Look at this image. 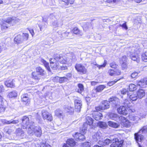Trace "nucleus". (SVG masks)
I'll return each instance as SVG.
<instances>
[{"mask_svg": "<svg viewBox=\"0 0 147 147\" xmlns=\"http://www.w3.org/2000/svg\"><path fill=\"white\" fill-rule=\"evenodd\" d=\"M128 51L129 53V57L132 60L139 63L140 61V57L139 55L135 54V52L137 51V49L134 47H130L129 48Z\"/></svg>", "mask_w": 147, "mask_h": 147, "instance_id": "f257e3e1", "label": "nucleus"}, {"mask_svg": "<svg viewBox=\"0 0 147 147\" xmlns=\"http://www.w3.org/2000/svg\"><path fill=\"white\" fill-rule=\"evenodd\" d=\"M28 34L26 33H23L22 35H18L14 38V42L17 44L22 43L28 39Z\"/></svg>", "mask_w": 147, "mask_h": 147, "instance_id": "f03ea898", "label": "nucleus"}, {"mask_svg": "<svg viewBox=\"0 0 147 147\" xmlns=\"http://www.w3.org/2000/svg\"><path fill=\"white\" fill-rule=\"evenodd\" d=\"M10 17L7 18L6 19L2 21L0 23L1 29L3 31H4L10 26L11 21L14 20Z\"/></svg>", "mask_w": 147, "mask_h": 147, "instance_id": "7ed1b4c3", "label": "nucleus"}, {"mask_svg": "<svg viewBox=\"0 0 147 147\" xmlns=\"http://www.w3.org/2000/svg\"><path fill=\"white\" fill-rule=\"evenodd\" d=\"M57 33L61 38L68 37L71 38L73 35L72 31H71V30H70V31H67L65 32L59 31L57 32Z\"/></svg>", "mask_w": 147, "mask_h": 147, "instance_id": "20e7f679", "label": "nucleus"}, {"mask_svg": "<svg viewBox=\"0 0 147 147\" xmlns=\"http://www.w3.org/2000/svg\"><path fill=\"white\" fill-rule=\"evenodd\" d=\"M110 103L109 101L104 100L102 102V105L99 107H96V109L97 110H104L108 109L109 107V103Z\"/></svg>", "mask_w": 147, "mask_h": 147, "instance_id": "39448f33", "label": "nucleus"}, {"mask_svg": "<svg viewBox=\"0 0 147 147\" xmlns=\"http://www.w3.org/2000/svg\"><path fill=\"white\" fill-rule=\"evenodd\" d=\"M75 68L78 72L81 74H85L86 72V68L81 64H76L75 66Z\"/></svg>", "mask_w": 147, "mask_h": 147, "instance_id": "423d86ee", "label": "nucleus"}, {"mask_svg": "<svg viewBox=\"0 0 147 147\" xmlns=\"http://www.w3.org/2000/svg\"><path fill=\"white\" fill-rule=\"evenodd\" d=\"M42 116L44 120L51 121L53 120L51 115L49 112L45 110H43L42 111Z\"/></svg>", "mask_w": 147, "mask_h": 147, "instance_id": "0eeeda50", "label": "nucleus"}, {"mask_svg": "<svg viewBox=\"0 0 147 147\" xmlns=\"http://www.w3.org/2000/svg\"><path fill=\"white\" fill-rule=\"evenodd\" d=\"M140 133H136L134 134V138L136 142L137 143L139 147H142L141 146V144L144 139V136L141 134H139Z\"/></svg>", "mask_w": 147, "mask_h": 147, "instance_id": "6e6552de", "label": "nucleus"}, {"mask_svg": "<svg viewBox=\"0 0 147 147\" xmlns=\"http://www.w3.org/2000/svg\"><path fill=\"white\" fill-rule=\"evenodd\" d=\"M112 143L111 145V147H122L123 142H120L117 138L113 139L112 140Z\"/></svg>", "mask_w": 147, "mask_h": 147, "instance_id": "1a4fd4ad", "label": "nucleus"}, {"mask_svg": "<svg viewBox=\"0 0 147 147\" xmlns=\"http://www.w3.org/2000/svg\"><path fill=\"white\" fill-rule=\"evenodd\" d=\"M22 128L23 129H26L30 123L29 118L24 116L22 117Z\"/></svg>", "mask_w": 147, "mask_h": 147, "instance_id": "9d476101", "label": "nucleus"}, {"mask_svg": "<svg viewBox=\"0 0 147 147\" xmlns=\"http://www.w3.org/2000/svg\"><path fill=\"white\" fill-rule=\"evenodd\" d=\"M109 102L112 104V106L113 107H115L119 105V100L116 97H113L109 99Z\"/></svg>", "mask_w": 147, "mask_h": 147, "instance_id": "9b49d317", "label": "nucleus"}, {"mask_svg": "<svg viewBox=\"0 0 147 147\" xmlns=\"http://www.w3.org/2000/svg\"><path fill=\"white\" fill-rule=\"evenodd\" d=\"M50 61L51 68L56 69L59 68V63L55 58L50 59Z\"/></svg>", "mask_w": 147, "mask_h": 147, "instance_id": "f8f14e48", "label": "nucleus"}, {"mask_svg": "<svg viewBox=\"0 0 147 147\" xmlns=\"http://www.w3.org/2000/svg\"><path fill=\"white\" fill-rule=\"evenodd\" d=\"M17 136L20 139L24 138L25 136V134L23 131L20 128L17 129L15 131Z\"/></svg>", "mask_w": 147, "mask_h": 147, "instance_id": "ddd939ff", "label": "nucleus"}, {"mask_svg": "<svg viewBox=\"0 0 147 147\" xmlns=\"http://www.w3.org/2000/svg\"><path fill=\"white\" fill-rule=\"evenodd\" d=\"M118 113L123 115H126L127 114L128 111L125 106H121L117 109Z\"/></svg>", "mask_w": 147, "mask_h": 147, "instance_id": "4468645a", "label": "nucleus"}, {"mask_svg": "<svg viewBox=\"0 0 147 147\" xmlns=\"http://www.w3.org/2000/svg\"><path fill=\"white\" fill-rule=\"evenodd\" d=\"M102 137V134L100 131L94 133L92 136L93 140L95 142L101 140Z\"/></svg>", "mask_w": 147, "mask_h": 147, "instance_id": "2eb2a0df", "label": "nucleus"}, {"mask_svg": "<svg viewBox=\"0 0 147 147\" xmlns=\"http://www.w3.org/2000/svg\"><path fill=\"white\" fill-rule=\"evenodd\" d=\"M55 58L57 61H59V62L62 64H65L67 61H69V60H68V59L63 58L60 55H57Z\"/></svg>", "mask_w": 147, "mask_h": 147, "instance_id": "dca6fc26", "label": "nucleus"}, {"mask_svg": "<svg viewBox=\"0 0 147 147\" xmlns=\"http://www.w3.org/2000/svg\"><path fill=\"white\" fill-rule=\"evenodd\" d=\"M34 134L37 137H40L42 134L41 127L39 126H34Z\"/></svg>", "mask_w": 147, "mask_h": 147, "instance_id": "f3484780", "label": "nucleus"}, {"mask_svg": "<svg viewBox=\"0 0 147 147\" xmlns=\"http://www.w3.org/2000/svg\"><path fill=\"white\" fill-rule=\"evenodd\" d=\"M66 142V143L64 144L63 147H69V145L73 146L76 145L75 141L72 138L67 140Z\"/></svg>", "mask_w": 147, "mask_h": 147, "instance_id": "a211bd4d", "label": "nucleus"}, {"mask_svg": "<svg viewBox=\"0 0 147 147\" xmlns=\"http://www.w3.org/2000/svg\"><path fill=\"white\" fill-rule=\"evenodd\" d=\"M74 103L75 111L77 112H80L82 106L81 101L76 100L74 101Z\"/></svg>", "mask_w": 147, "mask_h": 147, "instance_id": "6ab92c4d", "label": "nucleus"}, {"mask_svg": "<svg viewBox=\"0 0 147 147\" xmlns=\"http://www.w3.org/2000/svg\"><path fill=\"white\" fill-rule=\"evenodd\" d=\"M92 117L95 120L98 121L102 119V116L101 113L99 112L96 111L93 113Z\"/></svg>", "mask_w": 147, "mask_h": 147, "instance_id": "aec40b11", "label": "nucleus"}, {"mask_svg": "<svg viewBox=\"0 0 147 147\" xmlns=\"http://www.w3.org/2000/svg\"><path fill=\"white\" fill-rule=\"evenodd\" d=\"M112 142V140L109 139H106L105 140H103V141H102L101 140H99L98 141V143L101 145L106 146L109 145V144Z\"/></svg>", "mask_w": 147, "mask_h": 147, "instance_id": "412c9836", "label": "nucleus"}, {"mask_svg": "<svg viewBox=\"0 0 147 147\" xmlns=\"http://www.w3.org/2000/svg\"><path fill=\"white\" fill-rule=\"evenodd\" d=\"M127 96L130 100L133 101H136L138 98L137 94L136 93L128 92Z\"/></svg>", "mask_w": 147, "mask_h": 147, "instance_id": "4be33fe9", "label": "nucleus"}, {"mask_svg": "<svg viewBox=\"0 0 147 147\" xmlns=\"http://www.w3.org/2000/svg\"><path fill=\"white\" fill-rule=\"evenodd\" d=\"M109 116L111 119L118 121L121 119V117H119L117 114L111 113L110 114Z\"/></svg>", "mask_w": 147, "mask_h": 147, "instance_id": "5701e85b", "label": "nucleus"}, {"mask_svg": "<svg viewBox=\"0 0 147 147\" xmlns=\"http://www.w3.org/2000/svg\"><path fill=\"white\" fill-rule=\"evenodd\" d=\"M86 123H84L83 125L84 126L92 125L93 123V120L92 118L89 116H87L86 117Z\"/></svg>", "mask_w": 147, "mask_h": 147, "instance_id": "b1692460", "label": "nucleus"}, {"mask_svg": "<svg viewBox=\"0 0 147 147\" xmlns=\"http://www.w3.org/2000/svg\"><path fill=\"white\" fill-rule=\"evenodd\" d=\"M121 119L123 120L122 123H123V125L124 127H129L131 126L130 123L126 119H125L123 117H121Z\"/></svg>", "mask_w": 147, "mask_h": 147, "instance_id": "393cba45", "label": "nucleus"}, {"mask_svg": "<svg viewBox=\"0 0 147 147\" xmlns=\"http://www.w3.org/2000/svg\"><path fill=\"white\" fill-rule=\"evenodd\" d=\"M137 95L138 98H142L145 95L144 91L142 89H139L137 92Z\"/></svg>", "mask_w": 147, "mask_h": 147, "instance_id": "a878e982", "label": "nucleus"}, {"mask_svg": "<svg viewBox=\"0 0 147 147\" xmlns=\"http://www.w3.org/2000/svg\"><path fill=\"white\" fill-rule=\"evenodd\" d=\"M108 124L109 126L115 128H117L119 126V123L111 121H109Z\"/></svg>", "mask_w": 147, "mask_h": 147, "instance_id": "bb28decb", "label": "nucleus"}, {"mask_svg": "<svg viewBox=\"0 0 147 147\" xmlns=\"http://www.w3.org/2000/svg\"><path fill=\"white\" fill-rule=\"evenodd\" d=\"M36 71L39 73V75L44 76L46 74V72L45 71L40 67H38L36 68Z\"/></svg>", "mask_w": 147, "mask_h": 147, "instance_id": "cd10ccee", "label": "nucleus"}, {"mask_svg": "<svg viewBox=\"0 0 147 147\" xmlns=\"http://www.w3.org/2000/svg\"><path fill=\"white\" fill-rule=\"evenodd\" d=\"M5 85L8 87L13 88L15 86L13 80H8L5 82Z\"/></svg>", "mask_w": 147, "mask_h": 147, "instance_id": "c85d7f7f", "label": "nucleus"}, {"mask_svg": "<svg viewBox=\"0 0 147 147\" xmlns=\"http://www.w3.org/2000/svg\"><path fill=\"white\" fill-rule=\"evenodd\" d=\"M21 99L23 102L28 103L29 101V98L27 94H24L21 96Z\"/></svg>", "mask_w": 147, "mask_h": 147, "instance_id": "c756f323", "label": "nucleus"}, {"mask_svg": "<svg viewBox=\"0 0 147 147\" xmlns=\"http://www.w3.org/2000/svg\"><path fill=\"white\" fill-rule=\"evenodd\" d=\"M40 61L44 65L45 67L49 71H51L48 63L42 59H41Z\"/></svg>", "mask_w": 147, "mask_h": 147, "instance_id": "7c9ffc66", "label": "nucleus"}, {"mask_svg": "<svg viewBox=\"0 0 147 147\" xmlns=\"http://www.w3.org/2000/svg\"><path fill=\"white\" fill-rule=\"evenodd\" d=\"M17 96V92L16 90H13L10 92L7 95V97L9 98L16 97Z\"/></svg>", "mask_w": 147, "mask_h": 147, "instance_id": "2f4dec72", "label": "nucleus"}, {"mask_svg": "<svg viewBox=\"0 0 147 147\" xmlns=\"http://www.w3.org/2000/svg\"><path fill=\"white\" fill-rule=\"evenodd\" d=\"M71 31H72V33L75 34H78L80 36H82L83 35L82 31L80 30L77 27L74 28L72 30H71Z\"/></svg>", "mask_w": 147, "mask_h": 147, "instance_id": "473e14b6", "label": "nucleus"}, {"mask_svg": "<svg viewBox=\"0 0 147 147\" xmlns=\"http://www.w3.org/2000/svg\"><path fill=\"white\" fill-rule=\"evenodd\" d=\"M97 125L103 129H106L107 126L106 123L105 122L99 121Z\"/></svg>", "mask_w": 147, "mask_h": 147, "instance_id": "72a5a7b5", "label": "nucleus"}, {"mask_svg": "<svg viewBox=\"0 0 147 147\" xmlns=\"http://www.w3.org/2000/svg\"><path fill=\"white\" fill-rule=\"evenodd\" d=\"M78 90L77 92L80 94H82L84 90V86L82 84L80 83L78 84Z\"/></svg>", "mask_w": 147, "mask_h": 147, "instance_id": "f704fd0d", "label": "nucleus"}, {"mask_svg": "<svg viewBox=\"0 0 147 147\" xmlns=\"http://www.w3.org/2000/svg\"><path fill=\"white\" fill-rule=\"evenodd\" d=\"M34 126H30L29 127L27 130L28 133L31 135H32L34 134Z\"/></svg>", "mask_w": 147, "mask_h": 147, "instance_id": "c9c22d12", "label": "nucleus"}, {"mask_svg": "<svg viewBox=\"0 0 147 147\" xmlns=\"http://www.w3.org/2000/svg\"><path fill=\"white\" fill-rule=\"evenodd\" d=\"M36 71V72H33L32 74V78L35 79V80H38L40 79V75L39 74H38L37 73Z\"/></svg>", "mask_w": 147, "mask_h": 147, "instance_id": "e433bc0d", "label": "nucleus"}, {"mask_svg": "<svg viewBox=\"0 0 147 147\" xmlns=\"http://www.w3.org/2000/svg\"><path fill=\"white\" fill-rule=\"evenodd\" d=\"M58 78H59V82L61 83L67 82L69 80L67 78L64 76L61 77H58Z\"/></svg>", "mask_w": 147, "mask_h": 147, "instance_id": "4c0bfd02", "label": "nucleus"}, {"mask_svg": "<svg viewBox=\"0 0 147 147\" xmlns=\"http://www.w3.org/2000/svg\"><path fill=\"white\" fill-rule=\"evenodd\" d=\"M137 89L136 85L134 84H131L129 85V89L130 91H133Z\"/></svg>", "mask_w": 147, "mask_h": 147, "instance_id": "58836bf2", "label": "nucleus"}, {"mask_svg": "<svg viewBox=\"0 0 147 147\" xmlns=\"http://www.w3.org/2000/svg\"><path fill=\"white\" fill-rule=\"evenodd\" d=\"M105 88V86L104 85H100L97 87L95 89L96 92H100L104 88Z\"/></svg>", "mask_w": 147, "mask_h": 147, "instance_id": "ea45409f", "label": "nucleus"}, {"mask_svg": "<svg viewBox=\"0 0 147 147\" xmlns=\"http://www.w3.org/2000/svg\"><path fill=\"white\" fill-rule=\"evenodd\" d=\"M55 115L61 118L63 117L62 112L59 109L57 110L55 112Z\"/></svg>", "mask_w": 147, "mask_h": 147, "instance_id": "a19ab883", "label": "nucleus"}, {"mask_svg": "<svg viewBox=\"0 0 147 147\" xmlns=\"http://www.w3.org/2000/svg\"><path fill=\"white\" fill-rule=\"evenodd\" d=\"M127 58L126 56H123L122 57L120 61L121 63L122 64V65H125V63L127 61Z\"/></svg>", "mask_w": 147, "mask_h": 147, "instance_id": "79ce46f5", "label": "nucleus"}, {"mask_svg": "<svg viewBox=\"0 0 147 147\" xmlns=\"http://www.w3.org/2000/svg\"><path fill=\"white\" fill-rule=\"evenodd\" d=\"M65 110L67 112L70 113H73L74 111V109L73 107H71L70 106H68L66 108Z\"/></svg>", "mask_w": 147, "mask_h": 147, "instance_id": "37998d69", "label": "nucleus"}, {"mask_svg": "<svg viewBox=\"0 0 147 147\" xmlns=\"http://www.w3.org/2000/svg\"><path fill=\"white\" fill-rule=\"evenodd\" d=\"M142 59L144 61H147V51L142 54Z\"/></svg>", "mask_w": 147, "mask_h": 147, "instance_id": "c03bdc74", "label": "nucleus"}, {"mask_svg": "<svg viewBox=\"0 0 147 147\" xmlns=\"http://www.w3.org/2000/svg\"><path fill=\"white\" fill-rule=\"evenodd\" d=\"M91 144L89 142H85L82 144V147H90Z\"/></svg>", "mask_w": 147, "mask_h": 147, "instance_id": "a18cd8bd", "label": "nucleus"}, {"mask_svg": "<svg viewBox=\"0 0 147 147\" xmlns=\"http://www.w3.org/2000/svg\"><path fill=\"white\" fill-rule=\"evenodd\" d=\"M147 130V127L146 126H144L139 131V133H145Z\"/></svg>", "mask_w": 147, "mask_h": 147, "instance_id": "49530a36", "label": "nucleus"}, {"mask_svg": "<svg viewBox=\"0 0 147 147\" xmlns=\"http://www.w3.org/2000/svg\"><path fill=\"white\" fill-rule=\"evenodd\" d=\"M144 83L143 80H141L140 81H137V85L141 87H143L144 85Z\"/></svg>", "mask_w": 147, "mask_h": 147, "instance_id": "de8ad7c7", "label": "nucleus"}, {"mask_svg": "<svg viewBox=\"0 0 147 147\" xmlns=\"http://www.w3.org/2000/svg\"><path fill=\"white\" fill-rule=\"evenodd\" d=\"M5 109V106L3 104H1L0 105V113H2L4 112Z\"/></svg>", "mask_w": 147, "mask_h": 147, "instance_id": "09e8293b", "label": "nucleus"}, {"mask_svg": "<svg viewBox=\"0 0 147 147\" xmlns=\"http://www.w3.org/2000/svg\"><path fill=\"white\" fill-rule=\"evenodd\" d=\"M94 65L98 67L99 68V69H100L102 67H104L106 65V62H105V60L104 63L102 65H99L96 63L94 64Z\"/></svg>", "mask_w": 147, "mask_h": 147, "instance_id": "8fccbe9b", "label": "nucleus"}, {"mask_svg": "<svg viewBox=\"0 0 147 147\" xmlns=\"http://www.w3.org/2000/svg\"><path fill=\"white\" fill-rule=\"evenodd\" d=\"M80 134V133H76L75 134H73V135L76 140L78 141V140H79L78 138L80 137V136L79 134Z\"/></svg>", "mask_w": 147, "mask_h": 147, "instance_id": "3c124183", "label": "nucleus"}, {"mask_svg": "<svg viewBox=\"0 0 147 147\" xmlns=\"http://www.w3.org/2000/svg\"><path fill=\"white\" fill-rule=\"evenodd\" d=\"M119 80V79L118 80H115L114 81L110 82L107 83V85L109 86H111L114 84L118 80Z\"/></svg>", "mask_w": 147, "mask_h": 147, "instance_id": "603ef678", "label": "nucleus"}, {"mask_svg": "<svg viewBox=\"0 0 147 147\" xmlns=\"http://www.w3.org/2000/svg\"><path fill=\"white\" fill-rule=\"evenodd\" d=\"M53 26V27H59L60 25L59 23L57 21H55L53 22L52 24ZM61 24H60V25H61Z\"/></svg>", "mask_w": 147, "mask_h": 147, "instance_id": "864d4df0", "label": "nucleus"}, {"mask_svg": "<svg viewBox=\"0 0 147 147\" xmlns=\"http://www.w3.org/2000/svg\"><path fill=\"white\" fill-rule=\"evenodd\" d=\"M1 120L2 123L4 124H9V121H8L5 119H2Z\"/></svg>", "mask_w": 147, "mask_h": 147, "instance_id": "5fc2aeb1", "label": "nucleus"}, {"mask_svg": "<svg viewBox=\"0 0 147 147\" xmlns=\"http://www.w3.org/2000/svg\"><path fill=\"white\" fill-rule=\"evenodd\" d=\"M19 122V121L18 119L15 120L11 119L9 121V124H16L18 123Z\"/></svg>", "mask_w": 147, "mask_h": 147, "instance_id": "6e6d98bb", "label": "nucleus"}, {"mask_svg": "<svg viewBox=\"0 0 147 147\" xmlns=\"http://www.w3.org/2000/svg\"><path fill=\"white\" fill-rule=\"evenodd\" d=\"M108 73L111 76H115L114 69H110L108 71Z\"/></svg>", "mask_w": 147, "mask_h": 147, "instance_id": "4d7b16f0", "label": "nucleus"}, {"mask_svg": "<svg viewBox=\"0 0 147 147\" xmlns=\"http://www.w3.org/2000/svg\"><path fill=\"white\" fill-rule=\"evenodd\" d=\"M79 134L80 136V137L78 138L79 139L78 141H83L85 139V138L84 135L82 134L81 133Z\"/></svg>", "mask_w": 147, "mask_h": 147, "instance_id": "13d9d810", "label": "nucleus"}, {"mask_svg": "<svg viewBox=\"0 0 147 147\" xmlns=\"http://www.w3.org/2000/svg\"><path fill=\"white\" fill-rule=\"evenodd\" d=\"M70 57H72V58H70V59L71 60L73 61H76V56L74 54L72 53H70Z\"/></svg>", "mask_w": 147, "mask_h": 147, "instance_id": "bf43d9fd", "label": "nucleus"}, {"mask_svg": "<svg viewBox=\"0 0 147 147\" xmlns=\"http://www.w3.org/2000/svg\"><path fill=\"white\" fill-rule=\"evenodd\" d=\"M114 72L115 76L120 75L121 73V71L119 70L116 69H114Z\"/></svg>", "mask_w": 147, "mask_h": 147, "instance_id": "052dcab7", "label": "nucleus"}, {"mask_svg": "<svg viewBox=\"0 0 147 147\" xmlns=\"http://www.w3.org/2000/svg\"><path fill=\"white\" fill-rule=\"evenodd\" d=\"M121 93L123 95H125L128 92H129L128 91L127 89L123 88L121 91Z\"/></svg>", "mask_w": 147, "mask_h": 147, "instance_id": "680f3d73", "label": "nucleus"}, {"mask_svg": "<svg viewBox=\"0 0 147 147\" xmlns=\"http://www.w3.org/2000/svg\"><path fill=\"white\" fill-rule=\"evenodd\" d=\"M122 103L125 106L128 107L129 106V102L127 99H125Z\"/></svg>", "mask_w": 147, "mask_h": 147, "instance_id": "e2e57ef3", "label": "nucleus"}, {"mask_svg": "<svg viewBox=\"0 0 147 147\" xmlns=\"http://www.w3.org/2000/svg\"><path fill=\"white\" fill-rule=\"evenodd\" d=\"M138 73L136 71L132 73L131 75V77L132 78H136L138 76Z\"/></svg>", "mask_w": 147, "mask_h": 147, "instance_id": "0e129e2a", "label": "nucleus"}, {"mask_svg": "<svg viewBox=\"0 0 147 147\" xmlns=\"http://www.w3.org/2000/svg\"><path fill=\"white\" fill-rule=\"evenodd\" d=\"M119 26L125 29V30H127L128 29V27L126 25V22H125L122 24H120Z\"/></svg>", "mask_w": 147, "mask_h": 147, "instance_id": "69168bd1", "label": "nucleus"}, {"mask_svg": "<svg viewBox=\"0 0 147 147\" xmlns=\"http://www.w3.org/2000/svg\"><path fill=\"white\" fill-rule=\"evenodd\" d=\"M40 147H52L48 143H45V144H42L40 146Z\"/></svg>", "mask_w": 147, "mask_h": 147, "instance_id": "338daca9", "label": "nucleus"}, {"mask_svg": "<svg viewBox=\"0 0 147 147\" xmlns=\"http://www.w3.org/2000/svg\"><path fill=\"white\" fill-rule=\"evenodd\" d=\"M110 66L112 68H115L117 67V65L114 62H112L110 64Z\"/></svg>", "mask_w": 147, "mask_h": 147, "instance_id": "774afa93", "label": "nucleus"}]
</instances>
